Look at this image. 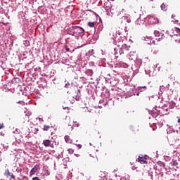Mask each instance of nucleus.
I'll return each mask as SVG.
<instances>
[{"label":"nucleus","mask_w":180,"mask_h":180,"mask_svg":"<svg viewBox=\"0 0 180 180\" xmlns=\"http://www.w3.org/2000/svg\"><path fill=\"white\" fill-rule=\"evenodd\" d=\"M54 143H56V141H53V142H51V141L49 139H46L43 141V144L44 147H51V148H54L55 147Z\"/></svg>","instance_id":"obj_1"},{"label":"nucleus","mask_w":180,"mask_h":180,"mask_svg":"<svg viewBox=\"0 0 180 180\" xmlns=\"http://www.w3.org/2000/svg\"><path fill=\"white\" fill-rule=\"evenodd\" d=\"M148 22L150 23V25H157L159 20L158 18H157V17L152 15L149 16Z\"/></svg>","instance_id":"obj_2"},{"label":"nucleus","mask_w":180,"mask_h":180,"mask_svg":"<svg viewBox=\"0 0 180 180\" xmlns=\"http://www.w3.org/2000/svg\"><path fill=\"white\" fill-rule=\"evenodd\" d=\"M4 175L6 178H9L10 180L15 179V175H13V173L9 172L8 169L5 170Z\"/></svg>","instance_id":"obj_3"},{"label":"nucleus","mask_w":180,"mask_h":180,"mask_svg":"<svg viewBox=\"0 0 180 180\" xmlns=\"http://www.w3.org/2000/svg\"><path fill=\"white\" fill-rule=\"evenodd\" d=\"M136 161L140 162V164H147V155L139 156V158L136 159Z\"/></svg>","instance_id":"obj_4"},{"label":"nucleus","mask_w":180,"mask_h":180,"mask_svg":"<svg viewBox=\"0 0 180 180\" xmlns=\"http://www.w3.org/2000/svg\"><path fill=\"white\" fill-rule=\"evenodd\" d=\"M40 169V165H36L30 171V175H34L37 171Z\"/></svg>","instance_id":"obj_5"},{"label":"nucleus","mask_w":180,"mask_h":180,"mask_svg":"<svg viewBox=\"0 0 180 180\" xmlns=\"http://www.w3.org/2000/svg\"><path fill=\"white\" fill-rule=\"evenodd\" d=\"M144 20H141V18H138L136 21V25L138 26H143L144 25Z\"/></svg>","instance_id":"obj_6"},{"label":"nucleus","mask_w":180,"mask_h":180,"mask_svg":"<svg viewBox=\"0 0 180 180\" xmlns=\"http://www.w3.org/2000/svg\"><path fill=\"white\" fill-rule=\"evenodd\" d=\"M65 141H66L69 144H71V143H72V139L70 138V136L66 135L65 136Z\"/></svg>","instance_id":"obj_7"},{"label":"nucleus","mask_w":180,"mask_h":180,"mask_svg":"<svg viewBox=\"0 0 180 180\" xmlns=\"http://www.w3.org/2000/svg\"><path fill=\"white\" fill-rule=\"evenodd\" d=\"M160 8L162 9V11H167V9H168V6H167L165 4H162L161 6H160Z\"/></svg>","instance_id":"obj_8"},{"label":"nucleus","mask_w":180,"mask_h":180,"mask_svg":"<svg viewBox=\"0 0 180 180\" xmlns=\"http://www.w3.org/2000/svg\"><path fill=\"white\" fill-rule=\"evenodd\" d=\"M158 41H160V38H158V39H156L155 40L152 39L150 40V44H158Z\"/></svg>","instance_id":"obj_9"},{"label":"nucleus","mask_w":180,"mask_h":180,"mask_svg":"<svg viewBox=\"0 0 180 180\" xmlns=\"http://www.w3.org/2000/svg\"><path fill=\"white\" fill-rule=\"evenodd\" d=\"M86 73L87 74V75H89L90 77H92V75H94V71L91 69L86 70Z\"/></svg>","instance_id":"obj_10"},{"label":"nucleus","mask_w":180,"mask_h":180,"mask_svg":"<svg viewBox=\"0 0 180 180\" xmlns=\"http://www.w3.org/2000/svg\"><path fill=\"white\" fill-rule=\"evenodd\" d=\"M176 43L180 44V34L176 35L174 37Z\"/></svg>","instance_id":"obj_11"},{"label":"nucleus","mask_w":180,"mask_h":180,"mask_svg":"<svg viewBox=\"0 0 180 180\" xmlns=\"http://www.w3.org/2000/svg\"><path fill=\"white\" fill-rule=\"evenodd\" d=\"M50 127H51L49 125H44L43 128L44 131H49V130H50Z\"/></svg>","instance_id":"obj_12"},{"label":"nucleus","mask_w":180,"mask_h":180,"mask_svg":"<svg viewBox=\"0 0 180 180\" xmlns=\"http://www.w3.org/2000/svg\"><path fill=\"white\" fill-rule=\"evenodd\" d=\"M88 26H89V27H94V26H95V22H89Z\"/></svg>","instance_id":"obj_13"},{"label":"nucleus","mask_w":180,"mask_h":180,"mask_svg":"<svg viewBox=\"0 0 180 180\" xmlns=\"http://www.w3.org/2000/svg\"><path fill=\"white\" fill-rule=\"evenodd\" d=\"M154 34L155 37H160V32L159 31H155Z\"/></svg>","instance_id":"obj_14"},{"label":"nucleus","mask_w":180,"mask_h":180,"mask_svg":"<svg viewBox=\"0 0 180 180\" xmlns=\"http://www.w3.org/2000/svg\"><path fill=\"white\" fill-rule=\"evenodd\" d=\"M68 152L69 154H74V149L69 148V149H68Z\"/></svg>","instance_id":"obj_15"},{"label":"nucleus","mask_w":180,"mask_h":180,"mask_svg":"<svg viewBox=\"0 0 180 180\" xmlns=\"http://www.w3.org/2000/svg\"><path fill=\"white\" fill-rule=\"evenodd\" d=\"M146 89H147L146 86H143V87H139V91L141 92H143V91H146Z\"/></svg>","instance_id":"obj_16"},{"label":"nucleus","mask_w":180,"mask_h":180,"mask_svg":"<svg viewBox=\"0 0 180 180\" xmlns=\"http://www.w3.org/2000/svg\"><path fill=\"white\" fill-rule=\"evenodd\" d=\"M172 165H174V167H176V165H178V160H174Z\"/></svg>","instance_id":"obj_17"},{"label":"nucleus","mask_w":180,"mask_h":180,"mask_svg":"<svg viewBox=\"0 0 180 180\" xmlns=\"http://www.w3.org/2000/svg\"><path fill=\"white\" fill-rule=\"evenodd\" d=\"M74 126H75V127H79V124L77 123V122H74Z\"/></svg>","instance_id":"obj_18"},{"label":"nucleus","mask_w":180,"mask_h":180,"mask_svg":"<svg viewBox=\"0 0 180 180\" xmlns=\"http://www.w3.org/2000/svg\"><path fill=\"white\" fill-rule=\"evenodd\" d=\"M4 127H5V126L4 125V123L0 122V129H4Z\"/></svg>","instance_id":"obj_19"},{"label":"nucleus","mask_w":180,"mask_h":180,"mask_svg":"<svg viewBox=\"0 0 180 180\" xmlns=\"http://www.w3.org/2000/svg\"><path fill=\"white\" fill-rule=\"evenodd\" d=\"M37 131H39V129L35 128V129H34V134H37Z\"/></svg>","instance_id":"obj_20"},{"label":"nucleus","mask_w":180,"mask_h":180,"mask_svg":"<svg viewBox=\"0 0 180 180\" xmlns=\"http://www.w3.org/2000/svg\"><path fill=\"white\" fill-rule=\"evenodd\" d=\"M77 146L78 147V149L79 150L80 148H82V145L81 144H78L77 145Z\"/></svg>","instance_id":"obj_21"},{"label":"nucleus","mask_w":180,"mask_h":180,"mask_svg":"<svg viewBox=\"0 0 180 180\" xmlns=\"http://www.w3.org/2000/svg\"><path fill=\"white\" fill-rule=\"evenodd\" d=\"M32 180H40L38 176H35L32 178Z\"/></svg>","instance_id":"obj_22"},{"label":"nucleus","mask_w":180,"mask_h":180,"mask_svg":"<svg viewBox=\"0 0 180 180\" xmlns=\"http://www.w3.org/2000/svg\"><path fill=\"white\" fill-rule=\"evenodd\" d=\"M176 29V32H180V29L179 28H175Z\"/></svg>","instance_id":"obj_23"},{"label":"nucleus","mask_w":180,"mask_h":180,"mask_svg":"<svg viewBox=\"0 0 180 180\" xmlns=\"http://www.w3.org/2000/svg\"><path fill=\"white\" fill-rule=\"evenodd\" d=\"M66 51L70 52V48H68V47L66 46Z\"/></svg>","instance_id":"obj_24"},{"label":"nucleus","mask_w":180,"mask_h":180,"mask_svg":"<svg viewBox=\"0 0 180 180\" xmlns=\"http://www.w3.org/2000/svg\"><path fill=\"white\" fill-rule=\"evenodd\" d=\"M63 109H69L68 107H63Z\"/></svg>","instance_id":"obj_25"},{"label":"nucleus","mask_w":180,"mask_h":180,"mask_svg":"<svg viewBox=\"0 0 180 180\" xmlns=\"http://www.w3.org/2000/svg\"><path fill=\"white\" fill-rule=\"evenodd\" d=\"M178 123H180V118L177 121Z\"/></svg>","instance_id":"obj_26"},{"label":"nucleus","mask_w":180,"mask_h":180,"mask_svg":"<svg viewBox=\"0 0 180 180\" xmlns=\"http://www.w3.org/2000/svg\"><path fill=\"white\" fill-rule=\"evenodd\" d=\"M79 29H81V30H82V32H84V30H83L82 28L79 27Z\"/></svg>","instance_id":"obj_27"},{"label":"nucleus","mask_w":180,"mask_h":180,"mask_svg":"<svg viewBox=\"0 0 180 180\" xmlns=\"http://www.w3.org/2000/svg\"><path fill=\"white\" fill-rule=\"evenodd\" d=\"M78 92H81L79 89H78Z\"/></svg>","instance_id":"obj_28"}]
</instances>
